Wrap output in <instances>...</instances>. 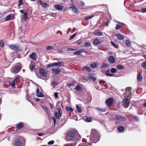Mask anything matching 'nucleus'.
I'll return each mask as SVG.
<instances>
[{"mask_svg":"<svg viewBox=\"0 0 146 146\" xmlns=\"http://www.w3.org/2000/svg\"><path fill=\"white\" fill-rule=\"evenodd\" d=\"M90 138L93 143H96L100 139L98 132L94 129H92Z\"/></svg>","mask_w":146,"mask_h":146,"instance_id":"nucleus-1","label":"nucleus"},{"mask_svg":"<svg viewBox=\"0 0 146 146\" xmlns=\"http://www.w3.org/2000/svg\"><path fill=\"white\" fill-rule=\"evenodd\" d=\"M78 131L75 129H71L68 131L66 135L65 139L67 141H71L75 136Z\"/></svg>","mask_w":146,"mask_h":146,"instance_id":"nucleus-2","label":"nucleus"},{"mask_svg":"<svg viewBox=\"0 0 146 146\" xmlns=\"http://www.w3.org/2000/svg\"><path fill=\"white\" fill-rule=\"evenodd\" d=\"M116 102V100L113 98L112 97H110L107 99L105 101V104L108 107L112 106Z\"/></svg>","mask_w":146,"mask_h":146,"instance_id":"nucleus-3","label":"nucleus"},{"mask_svg":"<svg viewBox=\"0 0 146 146\" xmlns=\"http://www.w3.org/2000/svg\"><path fill=\"white\" fill-rule=\"evenodd\" d=\"M115 123L117 124L119 123L122 121H125L126 120L125 118L121 115H117L115 116Z\"/></svg>","mask_w":146,"mask_h":146,"instance_id":"nucleus-4","label":"nucleus"},{"mask_svg":"<svg viewBox=\"0 0 146 146\" xmlns=\"http://www.w3.org/2000/svg\"><path fill=\"white\" fill-rule=\"evenodd\" d=\"M58 111H55L54 113V115L56 119H58L62 116V111L60 108H58Z\"/></svg>","mask_w":146,"mask_h":146,"instance_id":"nucleus-5","label":"nucleus"},{"mask_svg":"<svg viewBox=\"0 0 146 146\" xmlns=\"http://www.w3.org/2000/svg\"><path fill=\"white\" fill-rule=\"evenodd\" d=\"M123 106L125 108H127L130 103V100L126 98H124L122 101Z\"/></svg>","mask_w":146,"mask_h":146,"instance_id":"nucleus-6","label":"nucleus"},{"mask_svg":"<svg viewBox=\"0 0 146 146\" xmlns=\"http://www.w3.org/2000/svg\"><path fill=\"white\" fill-rule=\"evenodd\" d=\"M70 8H71L72 12L75 14H78L79 11L74 4H72L70 5Z\"/></svg>","mask_w":146,"mask_h":146,"instance_id":"nucleus-7","label":"nucleus"},{"mask_svg":"<svg viewBox=\"0 0 146 146\" xmlns=\"http://www.w3.org/2000/svg\"><path fill=\"white\" fill-rule=\"evenodd\" d=\"M62 64V63L61 62H54L49 64L47 66V68H50L54 66H60Z\"/></svg>","mask_w":146,"mask_h":146,"instance_id":"nucleus-8","label":"nucleus"},{"mask_svg":"<svg viewBox=\"0 0 146 146\" xmlns=\"http://www.w3.org/2000/svg\"><path fill=\"white\" fill-rule=\"evenodd\" d=\"M10 48L13 50H19V46L18 45L12 44L9 45Z\"/></svg>","mask_w":146,"mask_h":146,"instance_id":"nucleus-9","label":"nucleus"},{"mask_svg":"<svg viewBox=\"0 0 146 146\" xmlns=\"http://www.w3.org/2000/svg\"><path fill=\"white\" fill-rule=\"evenodd\" d=\"M109 67V65L108 64L103 62L100 66V68L101 69L104 70L108 68Z\"/></svg>","mask_w":146,"mask_h":146,"instance_id":"nucleus-10","label":"nucleus"},{"mask_svg":"<svg viewBox=\"0 0 146 146\" xmlns=\"http://www.w3.org/2000/svg\"><path fill=\"white\" fill-rule=\"evenodd\" d=\"M95 76V75L94 74L90 73H88V78L94 81H95L96 80V78Z\"/></svg>","mask_w":146,"mask_h":146,"instance_id":"nucleus-11","label":"nucleus"},{"mask_svg":"<svg viewBox=\"0 0 146 146\" xmlns=\"http://www.w3.org/2000/svg\"><path fill=\"white\" fill-rule=\"evenodd\" d=\"M39 72L44 77L46 76L47 74V72L46 70L43 69H40Z\"/></svg>","mask_w":146,"mask_h":146,"instance_id":"nucleus-12","label":"nucleus"},{"mask_svg":"<svg viewBox=\"0 0 146 146\" xmlns=\"http://www.w3.org/2000/svg\"><path fill=\"white\" fill-rule=\"evenodd\" d=\"M21 67L19 65L15 66L13 68V70L15 73H17L21 70Z\"/></svg>","mask_w":146,"mask_h":146,"instance_id":"nucleus-13","label":"nucleus"},{"mask_svg":"<svg viewBox=\"0 0 146 146\" xmlns=\"http://www.w3.org/2000/svg\"><path fill=\"white\" fill-rule=\"evenodd\" d=\"M38 2L40 3V4L41 5V7L43 8H47L48 6V5L47 4L45 3H44L42 1L39 0L38 1Z\"/></svg>","mask_w":146,"mask_h":146,"instance_id":"nucleus-14","label":"nucleus"},{"mask_svg":"<svg viewBox=\"0 0 146 146\" xmlns=\"http://www.w3.org/2000/svg\"><path fill=\"white\" fill-rule=\"evenodd\" d=\"M52 73L55 75H56L58 74H59L60 72V69H59L58 68H53L52 70Z\"/></svg>","mask_w":146,"mask_h":146,"instance_id":"nucleus-15","label":"nucleus"},{"mask_svg":"<svg viewBox=\"0 0 146 146\" xmlns=\"http://www.w3.org/2000/svg\"><path fill=\"white\" fill-rule=\"evenodd\" d=\"M14 17L13 15V14H10L7 16L6 17L5 19V21H8L9 20H12Z\"/></svg>","mask_w":146,"mask_h":146,"instance_id":"nucleus-16","label":"nucleus"},{"mask_svg":"<svg viewBox=\"0 0 146 146\" xmlns=\"http://www.w3.org/2000/svg\"><path fill=\"white\" fill-rule=\"evenodd\" d=\"M54 7L56 9L59 11L62 10L63 8V6H62L59 4L55 5Z\"/></svg>","mask_w":146,"mask_h":146,"instance_id":"nucleus-17","label":"nucleus"},{"mask_svg":"<svg viewBox=\"0 0 146 146\" xmlns=\"http://www.w3.org/2000/svg\"><path fill=\"white\" fill-rule=\"evenodd\" d=\"M94 34L96 36H101L102 35V33L100 31L99 29L95 30L94 32Z\"/></svg>","mask_w":146,"mask_h":146,"instance_id":"nucleus-18","label":"nucleus"},{"mask_svg":"<svg viewBox=\"0 0 146 146\" xmlns=\"http://www.w3.org/2000/svg\"><path fill=\"white\" fill-rule=\"evenodd\" d=\"M29 57L33 60H36L37 58L36 54L35 53L33 52L30 56Z\"/></svg>","mask_w":146,"mask_h":146,"instance_id":"nucleus-19","label":"nucleus"},{"mask_svg":"<svg viewBox=\"0 0 146 146\" xmlns=\"http://www.w3.org/2000/svg\"><path fill=\"white\" fill-rule=\"evenodd\" d=\"M18 80L17 78H16L12 82H10V84H11L12 87L13 88H15V83L17 82Z\"/></svg>","mask_w":146,"mask_h":146,"instance_id":"nucleus-20","label":"nucleus"},{"mask_svg":"<svg viewBox=\"0 0 146 146\" xmlns=\"http://www.w3.org/2000/svg\"><path fill=\"white\" fill-rule=\"evenodd\" d=\"M109 61L111 63H114L115 62V60L113 56H110L108 58Z\"/></svg>","mask_w":146,"mask_h":146,"instance_id":"nucleus-21","label":"nucleus"},{"mask_svg":"<svg viewBox=\"0 0 146 146\" xmlns=\"http://www.w3.org/2000/svg\"><path fill=\"white\" fill-rule=\"evenodd\" d=\"M14 144L16 146H21L22 143L19 139H17L15 141Z\"/></svg>","mask_w":146,"mask_h":146,"instance_id":"nucleus-22","label":"nucleus"},{"mask_svg":"<svg viewBox=\"0 0 146 146\" xmlns=\"http://www.w3.org/2000/svg\"><path fill=\"white\" fill-rule=\"evenodd\" d=\"M24 126L23 123L20 122L16 125V127L18 129L22 128Z\"/></svg>","mask_w":146,"mask_h":146,"instance_id":"nucleus-23","label":"nucleus"},{"mask_svg":"<svg viewBox=\"0 0 146 146\" xmlns=\"http://www.w3.org/2000/svg\"><path fill=\"white\" fill-rule=\"evenodd\" d=\"M116 68L118 70H122L125 68V67L122 64H118L116 66Z\"/></svg>","mask_w":146,"mask_h":146,"instance_id":"nucleus-24","label":"nucleus"},{"mask_svg":"<svg viewBox=\"0 0 146 146\" xmlns=\"http://www.w3.org/2000/svg\"><path fill=\"white\" fill-rule=\"evenodd\" d=\"M105 74L107 76L110 77L113 76L115 74L110 73V71L106 70L105 72Z\"/></svg>","mask_w":146,"mask_h":146,"instance_id":"nucleus-25","label":"nucleus"},{"mask_svg":"<svg viewBox=\"0 0 146 146\" xmlns=\"http://www.w3.org/2000/svg\"><path fill=\"white\" fill-rule=\"evenodd\" d=\"M116 36L119 40H122L124 38V36L120 33L117 34Z\"/></svg>","mask_w":146,"mask_h":146,"instance_id":"nucleus-26","label":"nucleus"},{"mask_svg":"<svg viewBox=\"0 0 146 146\" xmlns=\"http://www.w3.org/2000/svg\"><path fill=\"white\" fill-rule=\"evenodd\" d=\"M82 69L83 70H86L88 72H91L92 70L90 68L86 66H85L83 67Z\"/></svg>","mask_w":146,"mask_h":146,"instance_id":"nucleus-27","label":"nucleus"},{"mask_svg":"<svg viewBox=\"0 0 146 146\" xmlns=\"http://www.w3.org/2000/svg\"><path fill=\"white\" fill-rule=\"evenodd\" d=\"M93 42L94 44L96 45H99L100 43V41L97 38L94 39Z\"/></svg>","mask_w":146,"mask_h":146,"instance_id":"nucleus-28","label":"nucleus"},{"mask_svg":"<svg viewBox=\"0 0 146 146\" xmlns=\"http://www.w3.org/2000/svg\"><path fill=\"white\" fill-rule=\"evenodd\" d=\"M117 130L119 132H121L124 131V128L123 126H119L118 127Z\"/></svg>","mask_w":146,"mask_h":146,"instance_id":"nucleus-29","label":"nucleus"},{"mask_svg":"<svg viewBox=\"0 0 146 146\" xmlns=\"http://www.w3.org/2000/svg\"><path fill=\"white\" fill-rule=\"evenodd\" d=\"M97 63L96 62H94L90 65V67L93 68H96L97 67Z\"/></svg>","mask_w":146,"mask_h":146,"instance_id":"nucleus-30","label":"nucleus"},{"mask_svg":"<svg viewBox=\"0 0 146 146\" xmlns=\"http://www.w3.org/2000/svg\"><path fill=\"white\" fill-rule=\"evenodd\" d=\"M76 89L78 91L80 92L83 90L82 88L79 85H77L76 87Z\"/></svg>","mask_w":146,"mask_h":146,"instance_id":"nucleus-31","label":"nucleus"},{"mask_svg":"<svg viewBox=\"0 0 146 146\" xmlns=\"http://www.w3.org/2000/svg\"><path fill=\"white\" fill-rule=\"evenodd\" d=\"M125 43L126 46H130L131 45V42L129 40H126L125 41Z\"/></svg>","mask_w":146,"mask_h":146,"instance_id":"nucleus-32","label":"nucleus"},{"mask_svg":"<svg viewBox=\"0 0 146 146\" xmlns=\"http://www.w3.org/2000/svg\"><path fill=\"white\" fill-rule=\"evenodd\" d=\"M143 79V77L141 75L138 74L137 76V80L138 82H141Z\"/></svg>","mask_w":146,"mask_h":146,"instance_id":"nucleus-33","label":"nucleus"},{"mask_svg":"<svg viewBox=\"0 0 146 146\" xmlns=\"http://www.w3.org/2000/svg\"><path fill=\"white\" fill-rule=\"evenodd\" d=\"M58 82L55 81H53L51 82V85L54 87V86L58 84Z\"/></svg>","mask_w":146,"mask_h":146,"instance_id":"nucleus-34","label":"nucleus"},{"mask_svg":"<svg viewBox=\"0 0 146 146\" xmlns=\"http://www.w3.org/2000/svg\"><path fill=\"white\" fill-rule=\"evenodd\" d=\"M111 43L112 45L114 47L116 48H118L119 46L117 44H115L112 41H111Z\"/></svg>","mask_w":146,"mask_h":146,"instance_id":"nucleus-35","label":"nucleus"},{"mask_svg":"<svg viewBox=\"0 0 146 146\" xmlns=\"http://www.w3.org/2000/svg\"><path fill=\"white\" fill-rule=\"evenodd\" d=\"M27 12H25L24 13V14L23 15V18L24 20H25L28 19V17L27 16Z\"/></svg>","mask_w":146,"mask_h":146,"instance_id":"nucleus-36","label":"nucleus"},{"mask_svg":"<svg viewBox=\"0 0 146 146\" xmlns=\"http://www.w3.org/2000/svg\"><path fill=\"white\" fill-rule=\"evenodd\" d=\"M37 97H44V95L41 92H39L38 94H36Z\"/></svg>","mask_w":146,"mask_h":146,"instance_id":"nucleus-37","label":"nucleus"},{"mask_svg":"<svg viewBox=\"0 0 146 146\" xmlns=\"http://www.w3.org/2000/svg\"><path fill=\"white\" fill-rule=\"evenodd\" d=\"M81 78V80L82 82H85L87 81V78L85 76L82 77Z\"/></svg>","mask_w":146,"mask_h":146,"instance_id":"nucleus-38","label":"nucleus"},{"mask_svg":"<svg viewBox=\"0 0 146 146\" xmlns=\"http://www.w3.org/2000/svg\"><path fill=\"white\" fill-rule=\"evenodd\" d=\"M76 106L78 112L79 113H81L82 112L81 108L78 105H76Z\"/></svg>","mask_w":146,"mask_h":146,"instance_id":"nucleus-39","label":"nucleus"},{"mask_svg":"<svg viewBox=\"0 0 146 146\" xmlns=\"http://www.w3.org/2000/svg\"><path fill=\"white\" fill-rule=\"evenodd\" d=\"M66 109L67 111H70L71 112L73 111V108L71 107H68V106H66Z\"/></svg>","mask_w":146,"mask_h":146,"instance_id":"nucleus-40","label":"nucleus"},{"mask_svg":"<svg viewBox=\"0 0 146 146\" xmlns=\"http://www.w3.org/2000/svg\"><path fill=\"white\" fill-rule=\"evenodd\" d=\"M91 46V43L90 42H86L85 43L84 46L88 47Z\"/></svg>","mask_w":146,"mask_h":146,"instance_id":"nucleus-41","label":"nucleus"},{"mask_svg":"<svg viewBox=\"0 0 146 146\" xmlns=\"http://www.w3.org/2000/svg\"><path fill=\"white\" fill-rule=\"evenodd\" d=\"M62 33L60 31H58L56 33V35L59 36L62 35Z\"/></svg>","mask_w":146,"mask_h":146,"instance_id":"nucleus-42","label":"nucleus"},{"mask_svg":"<svg viewBox=\"0 0 146 146\" xmlns=\"http://www.w3.org/2000/svg\"><path fill=\"white\" fill-rule=\"evenodd\" d=\"M110 72L112 73H115L116 72L117 70L115 68H112L111 69Z\"/></svg>","mask_w":146,"mask_h":146,"instance_id":"nucleus-43","label":"nucleus"},{"mask_svg":"<svg viewBox=\"0 0 146 146\" xmlns=\"http://www.w3.org/2000/svg\"><path fill=\"white\" fill-rule=\"evenodd\" d=\"M92 118L90 117H88L86 119V121L87 122H90L92 121Z\"/></svg>","mask_w":146,"mask_h":146,"instance_id":"nucleus-44","label":"nucleus"},{"mask_svg":"<svg viewBox=\"0 0 146 146\" xmlns=\"http://www.w3.org/2000/svg\"><path fill=\"white\" fill-rule=\"evenodd\" d=\"M142 65L144 69H146V60L142 63Z\"/></svg>","mask_w":146,"mask_h":146,"instance_id":"nucleus-45","label":"nucleus"},{"mask_svg":"<svg viewBox=\"0 0 146 146\" xmlns=\"http://www.w3.org/2000/svg\"><path fill=\"white\" fill-rule=\"evenodd\" d=\"M122 27V26L121 25H118V24H116V26L115 28V29L116 30H118L120 29Z\"/></svg>","mask_w":146,"mask_h":146,"instance_id":"nucleus-46","label":"nucleus"},{"mask_svg":"<svg viewBox=\"0 0 146 146\" xmlns=\"http://www.w3.org/2000/svg\"><path fill=\"white\" fill-rule=\"evenodd\" d=\"M23 4V0H19V4L18 5V7H20Z\"/></svg>","mask_w":146,"mask_h":146,"instance_id":"nucleus-47","label":"nucleus"},{"mask_svg":"<svg viewBox=\"0 0 146 146\" xmlns=\"http://www.w3.org/2000/svg\"><path fill=\"white\" fill-rule=\"evenodd\" d=\"M54 48L52 46H48L46 48V49L47 50H49L54 49Z\"/></svg>","mask_w":146,"mask_h":146,"instance_id":"nucleus-48","label":"nucleus"},{"mask_svg":"<svg viewBox=\"0 0 146 146\" xmlns=\"http://www.w3.org/2000/svg\"><path fill=\"white\" fill-rule=\"evenodd\" d=\"M88 145L90 146V145L88 144L82 143L80 144L78 146H88Z\"/></svg>","mask_w":146,"mask_h":146,"instance_id":"nucleus-49","label":"nucleus"},{"mask_svg":"<svg viewBox=\"0 0 146 146\" xmlns=\"http://www.w3.org/2000/svg\"><path fill=\"white\" fill-rule=\"evenodd\" d=\"M73 143L64 145V146H75V145H74Z\"/></svg>","mask_w":146,"mask_h":146,"instance_id":"nucleus-50","label":"nucleus"},{"mask_svg":"<svg viewBox=\"0 0 146 146\" xmlns=\"http://www.w3.org/2000/svg\"><path fill=\"white\" fill-rule=\"evenodd\" d=\"M94 16V15H92L91 16L86 17L84 19L85 20H88L92 18Z\"/></svg>","mask_w":146,"mask_h":146,"instance_id":"nucleus-51","label":"nucleus"},{"mask_svg":"<svg viewBox=\"0 0 146 146\" xmlns=\"http://www.w3.org/2000/svg\"><path fill=\"white\" fill-rule=\"evenodd\" d=\"M30 70L32 71L35 68V66L33 64L30 65Z\"/></svg>","mask_w":146,"mask_h":146,"instance_id":"nucleus-52","label":"nucleus"},{"mask_svg":"<svg viewBox=\"0 0 146 146\" xmlns=\"http://www.w3.org/2000/svg\"><path fill=\"white\" fill-rule=\"evenodd\" d=\"M26 99L27 100L31 102V104H32V102H31L30 101V100H29V98H30V96L28 95V94L26 95Z\"/></svg>","mask_w":146,"mask_h":146,"instance_id":"nucleus-53","label":"nucleus"},{"mask_svg":"<svg viewBox=\"0 0 146 146\" xmlns=\"http://www.w3.org/2000/svg\"><path fill=\"white\" fill-rule=\"evenodd\" d=\"M76 35V33H75L73 35H72L70 38L69 40H72L75 37Z\"/></svg>","mask_w":146,"mask_h":146,"instance_id":"nucleus-54","label":"nucleus"},{"mask_svg":"<svg viewBox=\"0 0 146 146\" xmlns=\"http://www.w3.org/2000/svg\"><path fill=\"white\" fill-rule=\"evenodd\" d=\"M74 54H76L78 55H81L79 50L78 51L76 52H74Z\"/></svg>","mask_w":146,"mask_h":146,"instance_id":"nucleus-55","label":"nucleus"},{"mask_svg":"<svg viewBox=\"0 0 146 146\" xmlns=\"http://www.w3.org/2000/svg\"><path fill=\"white\" fill-rule=\"evenodd\" d=\"M52 119L53 120L54 124H55L56 122V119L55 117L53 116L52 117Z\"/></svg>","mask_w":146,"mask_h":146,"instance_id":"nucleus-56","label":"nucleus"},{"mask_svg":"<svg viewBox=\"0 0 146 146\" xmlns=\"http://www.w3.org/2000/svg\"><path fill=\"white\" fill-rule=\"evenodd\" d=\"M97 109H98V110H100L102 112H105L106 111V110L105 108L101 109V108H97Z\"/></svg>","mask_w":146,"mask_h":146,"instance_id":"nucleus-57","label":"nucleus"},{"mask_svg":"<svg viewBox=\"0 0 146 146\" xmlns=\"http://www.w3.org/2000/svg\"><path fill=\"white\" fill-rule=\"evenodd\" d=\"M54 143V141L53 140H52L49 141L48 143V145H52Z\"/></svg>","mask_w":146,"mask_h":146,"instance_id":"nucleus-58","label":"nucleus"},{"mask_svg":"<svg viewBox=\"0 0 146 146\" xmlns=\"http://www.w3.org/2000/svg\"><path fill=\"white\" fill-rule=\"evenodd\" d=\"M42 107L46 112H48V109L46 107L42 106Z\"/></svg>","mask_w":146,"mask_h":146,"instance_id":"nucleus-59","label":"nucleus"},{"mask_svg":"<svg viewBox=\"0 0 146 146\" xmlns=\"http://www.w3.org/2000/svg\"><path fill=\"white\" fill-rule=\"evenodd\" d=\"M80 53L81 52L86 53V51L84 49H81L79 50Z\"/></svg>","mask_w":146,"mask_h":146,"instance_id":"nucleus-60","label":"nucleus"},{"mask_svg":"<svg viewBox=\"0 0 146 146\" xmlns=\"http://www.w3.org/2000/svg\"><path fill=\"white\" fill-rule=\"evenodd\" d=\"M4 46V44L3 42L1 41H0V47H3Z\"/></svg>","mask_w":146,"mask_h":146,"instance_id":"nucleus-61","label":"nucleus"},{"mask_svg":"<svg viewBox=\"0 0 146 146\" xmlns=\"http://www.w3.org/2000/svg\"><path fill=\"white\" fill-rule=\"evenodd\" d=\"M141 12L143 13L146 12V8H143L141 9Z\"/></svg>","mask_w":146,"mask_h":146,"instance_id":"nucleus-62","label":"nucleus"},{"mask_svg":"<svg viewBox=\"0 0 146 146\" xmlns=\"http://www.w3.org/2000/svg\"><path fill=\"white\" fill-rule=\"evenodd\" d=\"M134 119L135 121H138L139 120L138 117L136 116H134Z\"/></svg>","mask_w":146,"mask_h":146,"instance_id":"nucleus-63","label":"nucleus"},{"mask_svg":"<svg viewBox=\"0 0 146 146\" xmlns=\"http://www.w3.org/2000/svg\"><path fill=\"white\" fill-rule=\"evenodd\" d=\"M54 96L55 98H58V93L57 92H55L54 94Z\"/></svg>","mask_w":146,"mask_h":146,"instance_id":"nucleus-64","label":"nucleus"}]
</instances>
